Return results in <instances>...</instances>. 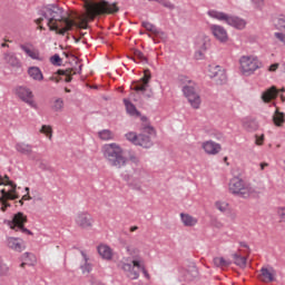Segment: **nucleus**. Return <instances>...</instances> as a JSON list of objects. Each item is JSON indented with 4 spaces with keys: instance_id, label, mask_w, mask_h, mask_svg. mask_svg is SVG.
<instances>
[{
    "instance_id": "f8f14e48",
    "label": "nucleus",
    "mask_w": 285,
    "mask_h": 285,
    "mask_svg": "<svg viewBox=\"0 0 285 285\" xmlns=\"http://www.w3.org/2000/svg\"><path fill=\"white\" fill-rule=\"evenodd\" d=\"M243 75L250 77L255 70L259 68V61L252 59L250 57L243 56L239 60Z\"/></svg>"
},
{
    "instance_id": "f3484780",
    "label": "nucleus",
    "mask_w": 285,
    "mask_h": 285,
    "mask_svg": "<svg viewBox=\"0 0 285 285\" xmlns=\"http://www.w3.org/2000/svg\"><path fill=\"white\" fill-rule=\"evenodd\" d=\"M209 29L210 32L214 35L215 39H217V41H220V43H226V41H228V32L224 27L219 24H212Z\"/></svg>"
},
{
    "instance_id": "3c124183",
    "label": "nucleus",
    "mask_w": 285,
    "mask_h": 285,
    "mask_svg": "<svg viewBox=\"0 0 285 285\" xmlns=\"http://www.w3.org/2000/svg\"><path fill=\"white\" fill-rule=\"evenodd\" d=\"M29 157V159H31L32 161H41V158L39 157V154H37V153H33L32 151V154L30 155V156H28Z\"/></svg>"
},
{
    "instance_id": "f03ea898",
    "label": "nucleus",
    "mask_w": 285,
    "mask_h": 285,
    "mask_svg": "<svg viewBox=\"0 0 285 285\" xmlns=\"http://www.w3.org/2000/svg\"><path fill=\"white\" fill-rule=\"evenodd\" d=\"M85 10L91 19L95 17H104L106 14H117L119 12V7L117 2L110 3L108 0H85Z\"/></svg>"
},
{
    "instance_id": "72a5a7b5",
    "label": "nucleus",
    "mask_w": 285,
    "mask_h": 285,
    "mask_svg": "<svg viewBox=\"0 0 285 285\" xmlns=\"http://www.w3.org/2000/svg\"><path fill=\"white\" fill-rule=\"evenodd\" d=\"M180 219L184 226H195L197 224V219L189 214H180Z\"/></svg>"
},
{
    "instance_id": "6e6d98bb",
    "label": "nucleus",
    "mask_w": 285,
    "mask_h": 285,
    "mask_svg": "<svg viewBox=\"0 0 285 285\" xmlns=\"http://www.w3.org/2000/svg\"><path fill=\"white\" fill-rule=\"evenodd\" d=\"M195 59H197V60L204 59V51H202L200 49L198 51H196Z\"/></svg>"
},
{
    "instance_id": "ea45409f",
    "label": "nucleus",
    "mask_w": 285,
    "mask_h": 285,
    "mask_svg": "<svg viewBox=\"0 0 285 285\" xmlns=\"http://www.w3.org/2000/svg\"><path fill=\"white\" fill-rule=\"evenodd\" d=\"M8 199H10L8 196L2 195L0 197V204H1V210L2 213H6L8 208H10V204L8 203Z\"/></svg>"
},
{
    "instance_id": "dca6fc26",
    "label": "nucleus",
    "mask_w": 285,
    "mask_h": 285,
    "mask_svg": "<svg viewBox=\"0 0 285 285\" xmlns=\"http://www.w3.org/2000/svg\"><path fill=\"white\" fill-rule=\"evenodd\" d=\"M141 27L145 28L147 32H151V35H154V43H159V39L164 41L167 38L166 32L161 31L160 29H157L155 24L148 21H142Z\"/></svg>"
},
{
    "instance_id": "b1692460",
    "label": "nucleus",
    "mask_w": 285,
    "mask_h": 285,
    "mask_svg": "<svg viewBox=\"0 0 285 285\" xmlns=\"http://www.w3.org/2000/svg\"><path fill=\"white\" fill-rule=\"evenodd\" d=\"M8 246L12 248V250L21 253V250H23V240L20 238L10 237L8 238Z\"/></svg>"
},
{
    "instance_id": "864d4df0",
    "label": "nucleus",
    "mask_w": 285,
    "mask_h": 285,
    "mask_svg": "<svg viewBox=\"0 0 285 285\" xmlns=\"http://www.w3.org/2000/svg\"><path fill=\"white\" fill-rule=\"evenodd\" d=\"M277 68H279V63H272V65L268 67V71H269V72H276V71H277Z\"/></svg>"
},
{
    "instance_id": "412c9836",
    "label": "nucleus",
    "mask_w": 285,
    "mask_h": 285,
    "mask_svg": "<svg viewBox=\"0 0 285 285\" xmlns=\"http://www.w3.org/2000/svg\"><path fill=\"white\" fill-rule=\"evenodd\" d=\"M258 279H262V282H275V269L262 267L261 274L258 275Z\"/></svg>"
},
{
    "instance_id": "5701e85b",
    "label": "nucleus",
    "mask_w": 285,
    "mask_h": 285,
    "mask_svg": "<svg viewBox=\"0 0 285 285\" xmlns=\"http://www.w3.org/2000/svg\"><path fill=\"white\" fill-rule=\"evenodd\" d=\"M243 127L247 132H255L259 128V124L255 118H247L243 121Z\"/></svg>"
},
{
    "instance_id": "de8ad7c7",
    "label": "nucleus",
    "mask_w": 285,
    "mask_h": 285,
    "mask_svg": "<svg viewBox=\"0 0 285 285\" xmlns=\"http://www.w3.org/2000/svg\"><path fill=\"white\" fill-rule=\"evenodd\" d=\"M278 217H279V222H285V207H279L278 210Z\"/></svg>"
},
{
    "instance_id": "393cba45",
    "label": "nucleus",
    "mask_w": 285,
    "mask_h": 285,
    "mask_svg": "<svg viewBox=\"0 0 285 285\" xmlns=\"http://www.w3.org/2000/svg\"><path fill=\"white\" fill-rule=\"evenodd\" d=\"M97 250H98V255H100L102 259H107V261L112 259V249L110 248V246L100 245L97 247Z\"/></svg>"
},
{
    "instance_id": "5fc2aeb1",
    "label": "nucleus",
    "mask_w": 285,
    "mask_h": 285,
    "mask_svg": "<svg viewBox=\"0 0 285 285\" xmlns=\"http://www.w3.org/2000/svg\"><path fill=\"white\" fill-rule=\"evenodd\" d=\"M276 39H279L283 43H285V35L282 32L275 33Z\"/></svg>"
},
{
    "instance_id": "8fccbe9b",
    "label": "nucleus",
    "mask_w": 285,
    "mask_h": 285,
    "mask_svg": "<svg viewBox=\"0 0 285 285\" xmlns=\"http://www.w3.org/2000/svg\"><path fill=\"white\" fill-rule=\"evenodd\" d=\"M163 6L164 8H168V10H175V4L168 0H164Z\"/></svg>"
},
{
    "instance_id": "13d9d810",
    "label": "nucleus",
    "mask_w": 285,
    "mask_h": 285,
    "mask_svg": "<svg viewBox=\"0 0 285 285\" xmlns=\"http://www.w3.org/2000/svg\"><path fill=\"white\" fill-rule=\"evenodd\" d=\"M140 120L142 121L141 126H150V122L148 121V117L141 116Z\"/></svg>"
},
{
    "instance_id": "bf43d9fd",
    "label": "nucleus",
    "mask_w": 285,
    "mask_h": 285,
    "mask_svg": "<svg viewBox=\"0 0 285 285\" xmlns=\"http://www.w3.org/2000/svg\"><path fill=\"white\" fill-rule=\"evenodd\" d=\"M256 144L257 146H262V144H264V135L256 136Z\"/></svg>"
},
{
    "instance_id": "7ed1b4c3",
    "label": "nucleus",
    "mask_w": 285,
    "mask_h": 285,
    "mask_svg": "<svg viewBox=\"0 0 285 285\" xmlns=\"http://www.w3.org/2000/svg\"><path fill=\"white\" fill-rule=\"evenodd\" d=\"M101 153L109 166L114 168H124L128 164V158L124 156V149L116 142L104 145Z\"/></svg>"
},
{
    "instance_id": "052dcab7",
    "label": "nucleus",
    "mask_w": 285,
    "mask_h": 285,
    "mask_svg": "<svg viewBox=\"0 0 285 285\" xmlns=\"http://www.w3.org/2000/svg\"><path fill=\"white\" fill-rule=\"evenodd\" d=\"M90 284L91 285H104V283H101L100 281H98L97 278H94V277L90 279Z\"/></svg>"
},
{
    "instance_id": "338daca9",
    "label": "nucleus",
    "mask_w": 285,
    "mask_h": 285,
    "mask_svg": "<svg viewBox=\"0 0 285 285\" xmlns=\"http://www.w3.org/2000/svg\"><path fill=\"white\" fill-rule=\"evenodd\" d=\"M239 244L242 248H248V244H246V242H240Z\"/></svg>"
},
{
    "instance_id": "a878e982",
    "label": "nucleus",
    "mask_w": 285,
    "mask_h": 285,
    "mask_svg": "<svg viewBox=\"0 0 285 285\" xmlns=\"http://www.w3.org/2000/svg\"><path fill=\"white\" fill-rule=\"evenodd\" d=\"M28 75L33 81H43V72H41L39 67H29Z\"/></svg>"
},
{
    "instance_id": "0eeeda50",
    "label": "nucleus",
    "mask_w": 285,
    "mask_h": 285,
    "mask_svg": "<svg viewBox=\"0 0 285 285\" xmlns=\"http://www.w3.org/2000/svg\"><path fill=\"white\" fill-rule=\"evenodd\" d=\"M141 132L138 135V141L136 146H140L141 148H153V137L157 136V131L155 127L150 125L140 126Z\"/></svg>"
},
{
    "instance_id": "7c9ffc66",
    "label": "nucleus",
    "mask_w": 285,
    "mask_h": 285,
    "mask_svg": "<svg viewBox=\"0 0 285 285\" xmlns=\"http://www.w3.org/2000/svg\"><path fill=\"white\" fill-rule=\"evenodd\" d=\"M124 104L126 106L128 115H130L131 117H141V112L137 110V107L132 102H130V100L125 99Z\"/></svg>"
},
{
    "instance_id": "f704fd0d",
    "label": "nucleus",
    "mask_w": 285,
    "mask_h": 285,
    "mask_svg": "<svg viewBox=\"0 0 285 285\" xmlns=\"http://www.w3.org/2000/svg\"><path fill=\"white\" fill-rule=\"evenodd\" d=\"M214 264L217 266V268H228V266L233 264V261H226L224 257H215Z\"/></svg>"
},
{
    "instance_id": "c85d7f7f",
    "label": "nucleus",
    "mask_w": 285,
    "mask_h": 285,
    "mask_svg": "<svg viewBox=\"0 0 285 285\" xmlns=\"http://www.w3.org/2000/svg\"><path fill=\"white\" fill-rule=\"evenodd\" d=\"M130 59H132V61H135L136 63H148V58H146L144 52H141V50L139 49L132 50V56L130 57Z\"/></svg>"
},
{
    "instance_id": "0e129e2a",
    "label": "nucleus",
    "mask_w": 285,
    "mask_h": 285,
    "mask_svg": "<svg viewBox=\"0 0 285 285\" xmlns=\"http://www.w3.org/2000/svg\"><path fill=\"white\" fill-rule=\"evenodd\" d=\"M49 80H50V81H55V83H59V81H61V78L56 77V76H51V77L49 78Z\"/></svg>"
},
{
    "instance_id": "6e6552de",
    "label": "nucleus",
    "mask_w": 285,
    "mask_h": 285,
    "mask_svg": "<svg viewBox=\"0 0 285 285\" xmlns=\"http://www.w3.org/2000/svg\"><path fill=\"white\" fill-rule=\"evenodd\" d=\"M28 223V216H24L23 213L18 212L13 215L12 220L8 222L11 230H16L20 233H24L26 235H33L32 232L26 228V224Z\"/></svg>"
},
{
    "instance_id": "c03bdc74",
    "label": "nucleus",
    "mask_w": 285,
    "mask_h": 285,
    "mask_svg": "<svg viewBox=\"0 0 285 285\" xmlns=\"http://www.w3.org/2000/svg\"><path fill=\"white\" fill-rule=\"evenodd\" d=\"M9 271L10 268H8V265L3 264V262L0 261V277L8 275Z\"/></svg>"
},
{
    "instance_id": "423d86ee",
    "label": "nucleus",
    "mask_w": 285,
    "mask_h": 285,
    "mask_svg": "<svg viewBox=\"0 0 285 285\" xmlns=\"http://www.w3.org/2000/svg\"><path fill=\"white\" fill-rule=\"evenodd\" d=\"M212 19H217L218 21H225L227 26H232L233 28H236V30H244L246 28V20L235 17V16H229L225 12L217 11V10H209L207 12Z\"/></svg>"
},
{
    "instance_id": "473e14b6",
    "label": "nucleus",
    "mask_w": 285,
    "mask_h": 285,
    "mask_svg": "<svg viewBox=\"0 0 285 285\" xmlns=\"http://www.w3.org/2000/svg\"><path fill=\"white\" fill-rule=\"evenodd\" d=\"M98 137L102 141H110L115 139V134L110 129H102L98 131Z\"/></svg>"
},
{
    "instance_id": "9b49d317",
    "label": "nucleus",
    "mask_w": 285,
    "mask_h": 285,
    "mask_svg": "<svg viewBox=\"0 0 285 285\" xmlns=\"http://www.w3.org/2000/svg\"><path fill=\"white\" fill-rule=\"evenodd\" d=\"M179 273L183 282H186L187 284L195 282V279L199 277V269L195 263H189L186 268H180Z\"/></svg>"
},
{
    "instance_id": "2eb2a0df",
    "label": "nucleus",
    "mask_w": 285,
    "mask_h": 285,
    "mask_svg": "<svg viewBox=\"0 0 285 285\" xmlns=\"http://www.w3.org/2000/svg\"><path fill=\"white\" fill-rule=\"evenodd\" d=\"M2 179L4 181L2 186H10L11 189L10 190L1 189L0 190L1 195H3L4 197H9L10 200L12 202H14V199H19V194H17V184L10 180V177L8 175H4Z\"/></svg>"
},
{
    "instance_id": "e433bc0d",
    "label": "nucleus",
    "mask_w": 285,
    "mask_h": 285,
    "mask_svg": "<svg viewBox=\"0 0 285 285\" xmlns=\"http://www.w3.org/2000/svg\"><path fill=\"white\" fill-rule=\"evenodd\" d=\"M129 188H132V190H138L141 193V179L135 177L132 178L131 183H128Z\"/></svg>"
},
{
    "instance_id": "39448f33",
    "label": "nucleus",
    "mask_w": 285,
    "mask_h": 285,
    "mask_svg": "<svg viewBox=\"0 0 285 285\" xmlns=\"http://www.w3.org/2000/svg\"><path fill=\"white\" fill-rule=\"evenodd\" d=\"M229 193L237 195V197H243V199L257 195L253 187L246 185V181L237 176L229 180Z\"/></svg>"
},
{
    "instance_id": "c756f323",
    "label": "nucleus",
    "mask_w": 285,
    "mask_h": 285,
    "mask_svg": "<svg viewBox=\"0 0 285 285\" xmlns=\"http://www.w3.org/2000/svg\"><path fill=\"white\" fill-rule=\"evenodd\" d=\"M72 68H68V69H58L56 71V75H58V77H66L65 81L66 83H70V81H72V76L73 73L77 75V72L72 73Z\"/></svg>"
},
{
    "instance_id": "4468645a",
    "label": "nucleus",
    "mask_w": 285,
    "mask_h": 285,
    "mask_svg": "<svg viewBox=\"0 0 285 285\" xmlns=\"http://www.w3.org/2000/svg\"><path fill=\"white\" fill-rule=\"evenodd\" d=\"M17 96L21 101H24V104H28L30 108H37V102H35V95L32 94V90L27 87H18L17 90Z\"/></svg>"
},
{
    "instance_id": "603ef678",
    "label": "nucleus",
    "mask_w": 285,
    "mask_h": 285,
    "mask_svg": "<svg viewBox=\"0 0 285 285\" xmlns=\"http://www.w3.org/2000/svg\"><path fill=\"white\" fill-rule=\"evenodd\" d=\"M129 161H131L132 164H139V157H137V155L135 154H130Z\"/></svg>"
},
{
    "instance_id": "49530a36",
    "label": "nucleus",
    "mask_w": 285,
    "mask_h": 285,
    "mask_svg": "<svg viewBox=\"0 0 285 285\" xmlns=\"http://www.w3.org/2000/svg\"><path fill=\"white\" fill-rule=\"evenodd\" d=\"M131 266H132L136 271H138V273H139V271H141V268H144V266H141V262H140V261H137V259H134V261H132Z\"/></svg>"
},
{
    "instance_id": "4d7b16f0",
    "label": "nucleus",
    "mask_w": 285,
    "mask_h": 285,
    "mask_svg": "<svg viewBox=\"0 0 285 285\" xmlns=\"http://www.w3.org/2000/svg\"><path fill=\"white\" fill-rule=\"evenodd\" d=\"M256 8H262L264 6V0H252Z\"/></svg>"
},
{
    "instance_id": "774afa93",
    "label": "nucleus",
    "mask_w": 285,
    "mask_h": 285,
    "mask_svg": "<svg viewBox=\"0 0 285 285\" xmlns=\"http://www.w3.org/2000/svg\"><path fill=\"white\" fill-rule=\"evenodd\" d=\"M268 166V163H261V170H264Z\"/></svg>"
},
{
    "instance_id": "f257e3e1",
    "label": "nucleus",
    "mask_w": 285,
    "mask_h": 285,
    "mask_svg": "<svg viewBox=\"0 0 285 285\" xmlns=\"http://www.w3.org/2000/svg\"><path fill=\"white\" fill-rule=\"evenodd\" d=\"M39 14L48 20L50 32H56L61 37H66L67 32H72L75 28H81V24L72 18H63V8L57 4H47L42 7Z\"/></svg>"
},
{
    "instance_id": "a211bd4d",
    "label": "nucleus",
    "mask_w": 285,
    "mask_h": 285,
    "mask_svg": "<svg viewBox=\"0 0 285 285\" xmlns=\"http://www.w3.org/2000/svg\"><path fill=\"white\" fill-rule=\"evenodd\" d=\"M277 97H279V90H277L276 86H272L262 94L264 104H271V101H275Z\"/></svg>"
},
{
    "instance_id": "37998d69",
    "label": "nucleus",
    "mask_w": 285,
    "mask_h": 285,
    "mask_svg": "<svg viewBox=\"0 0 285 285\" xmlns=\"http://www.w3.org/2000/svg\"><path fill=\"white\" fill-rule=\"evenodd\" d=\"M50 61H51L52 66H61V62H62L61 57L58 53L53 55L50 58Z\"/></svg>"
},
{
    "instance_id": "1a4fd4ad",
    "label": "nucleus",
    "mask_w": 285,
    "mask_h": 285,
    "mask_svg": "<svg viewBox=\"0 0 285 285\" xmlns=\"http://www.w3.org/2000/svg\"><path fill=\"white\" fill-rule=\"evenodd\" d=\"M208 72H209L208 76L210 77V79H214L217 86H224V83L228 81V76H226V70L222 68V66L212 65L209 66Z\"/></svg>"
},
{
    "instance_id": "4c0bfd02",
    "label": "nucleus",
    "mask_w": 285,
    "mask_h": 285,
    "mask_svg": "<svg viewBox=\"0 0 285 285\" xmlns=\"http://www.w3.org/2000/svg\"><path fill=\"white\" fill-rule=\"evenodd\" d=\"M125 138L127 139V141H130V144H134V146H137L139 135H137V132L135 131H129L125 135Z\"/></svg>"
},
{
    "instance_id": "58836bf2",
    "label": "nucleus",
    "mask_w": 285,
    "mask_h": 285,
    "mask_svg": "<svg viewBox=\"0 0 285 285\" xmlns=\"http://www.w3.org/2000/svg\"><path fill=\"white\" fill-rule=\"evenodd\" d=\"M51 109L55 112H61L63 110V99L58 98L53 101V105L51 106Z\"/></svg>"
},
{
    "instance_id": "6ab92c4d",
    "label": "nucleus",
    "mask_w": 285,
    "mask_h": 285,
    "mask_svg": "<svg viewBox=\"0 0 285 285\" xmlns=\"http://www.w3.org/2000/svg\"><path fill=\"white\" fill-rule=\"evenodd\" d=\"M120 268L129 279H138L139 271H137L130 263H121Z\"/></svg>"
},
{
    "instance_id": "c9c22d12",
    "label": "nucleus",
    "mask_w": 285,
    "mask_h": 285,
    "mask_svg": "<svg viewBox=\"0 0 285 285\" xmlns=\"http://www.w3.org/2000/svg\"><path fill=\"white\" fill-rule=\"evenodd\" d=\"M234 264L239 266V268H246V257L240 254H233Z\"/></svg>"
},
{
    "instance_id": "ddd939ff",
    "label": "nucleus",
    "mask_w": 285,
    "mask_h": 285,
    "mask_svg": "<svg viewBox=\"0 0 285 285\" xmlns=\"http://www.w3.org/2000/svg\"><path fill=\"white\" fill-rule=\"evenodd\" d=\"M75 223L79 228L88 230V228H92L95 219H92V215H90L88 212H79L76 215Z\"/></svg>"
},
{
    "instance_id": "e2e57ef3",
    "label": "nucleus",
    "mask_w": 285,
    "mask_h": 285,
    "mask_svg": "<svg viewBox=\"0 0 285 285\" xmlns=\"http://www.w3.org/2000/svg\"><path fill=\"white\" fill-rule=\"evenodd\" d=\"M83 272L90 273L92 271V267L90 266V264H85V266L82 267Z\"/></svg>"
},
{
    "instance_id": "bb28decb",
    "label": "nucleus",
    "mask_w": 285,
    "mask_h": 285,
    "mask_svg": "<svg viewBox=\"0 0 285 285\" xmlns=\"http://www.w3.org/2000/svg\"><path fill=\"white\" fill-rule=\"evenodd\" d=\"M273 122L275 126H277V128H282V126L285 124V114L279 111L278 107H276V110L273 115Z\"/></svg>"
},
{
    "instance_id": "cd10ccee",
    "label": "nucleus",
    "mask_w": 285,
    "mask_h": 285,
    "mask_svg": "<svg viewBox=\"0 0 285 285\" xmlns=\"http://www.w3.org/2000/svg\"><path fill=\"white\" fill-rule=\"evenodd\" d=\"M4 61L12 68H21V61L14 53H4Z\"/></svg>"
},
{
    "instance_id": "79ce46f5",
    "label": "nucleus",
    "mask_w": 285,
    "mask_h": 285,
    "mask_svg": "<svg viewBox=\"0 0 285 285\" xmlns=\"http://www.w3.org/2000/svg\"><path fill=\"white\" fill-rule=\"evenodd\" d=\"M39 168L40 170H47L49 173H52V167H50V164H48V161L40 159L39 160Z\"/></svg>"
},
{
    "instance_id": "aec40b11",
    "label": "nucleus",
    "mask_w": 285,
    "mask_h": 285,
    "mask_svg": "<svg viewBox=\"0 0 285 285\" xmlns=\"http://www.w3.org/2000/svg\"><path fill=\"white\" fill-rule=\"evenodd\" d=\"M203 148L207 155H217L222 150V145L213 140H208L203 144Z\"/></svg>"
},
{
    "instance_id": "680f3d73",
    "label": "nucleus",
    "mask_w": 285,
    "mask_h": 285,
    "mask_svg": "<svg viewBox=\"0 0 285 285\" xmlns=\"http://www.w3.org/2000/svg\"><path fill=\"white\" fill-rule=\"evenodd\" d=\"M122 179H124V181L127 183V186H128V184H131V181H130L131 176H130V175H128V174L124 175V176H122Z\"/></svg>"
},
{
    "instance_id": "2f4dec72",
    "label": "nucleus",
    "mask_w": 285,
    "mask_h": 285,
    "mask_svg": "<svg viewBox=\"0 0 285 285\" xmlns=\"http://www.w3.org/2000/svg\"><path fill=\"white\" fill-rule=\"evenodd\" d=\"M29 46L32 45H20V49L27 53V57H30V59H36L39 61L41 59L39 57V51L31 50Z\"/></svg>"
},
{
    "instance_id": "a18cd8bd",
    "label": "nucleus",
    "mask_w": 285,
    "mask_h": 285,
    "mask_svg": "<svg viewBox=\"0 0 285 285\" xmlns=\"http://www.w3.org/2000/svg\"><path fill=\"white\" fill-rule=\"evenodd\" d=\"M216 208L220 210V213H226L228 209V203L216 202Z\"/></svg>"
},
{
    "instance_id": "a19ab883",
    "label": "nucleus",
    "mask_w": 285,
    "mask_h": 285,
    "mask_svg": "<svg viewBox=\"0 0 285 285\" xmlns=\"http://www.w3.org/2000/svg\"><path fill=\"white\" fill-rule=\"evenodd\" d=\"M40 132L49 137V139H52V127L43 125L40 129Z\"/></svg>"
},
{
    "instance_id": "69168bd1",
    "label": "nucleus",
    "mask_w": 285,
    "mask_h": 285,
    "mask_svg": "<svg viewBox=\"0 0 285 285\" xmlns=\"http://www.w3.org/2000/svg\"><path fill=\"white\" fill-rule=\"evenodd\" d=\"M140 271H142L145 277H147V278L150 277V274H148V271H146V267H141Z\"/></svg>"
},
{
    "instance_id": "4be33fe9",
    "label": "nucleus",
    "mask_w": 285,
    "mask_h": 285,
    "mask_svg": "<svg viewBox=\"0 0 285 285\" xmlns=\"http://www.w3.org/2000/svg\"><path fill=\"white\" fill-rule=\"evenodd\" d=\"M14 148L17 153H20V155H26L27 157H30V155H32V145L30 144L17 142Z\"/></svg>"
},
{
    "instance_id": "20e7f679",
    "label": "nucleus",
    "mask_w": 285,
    "mask_h": 285,
    "mask_svg": "<svg viewBox=\"0 0 285 285\" xmlns=\"http://www.w3.org/2000/svg\"><path fill=\"white\" fill-rule=\"evenodd\" d=\"M153 79V75L150 73V69L144 71V77L139 80H134L130 86V90L137 92V95H142L145 99H153L155 97V92L150 88V80Z\"/></svg>"
},
{
    "instance_id": "09e8293b",
    "label": "nucleus",
    "mask_w": 285,
    "mask_h": 285,
    "mask_svg": "<svg viewBox=\"0 0 285 285\" xmlns=\"http://www.w3.org/2000/svg\"><path fill=\"white\" fill-rule=\"evenodd\" d=\"M22 259L24 262H32L35 259V255L31 254V253H24L23 256H22Z\"/></svg>"
},
{
    "instance_id": "9d476101",
    "label": "nucleus",
    "mask_w": 285,
    "mask_h": 285,
    "mask_svg": "<svg viewBox=\"0 0 285 285\" xmlns=\"http://www.w3.org/2000/svg\"><path fill=\"white\" fill-rule=\"evenodd\" d=\"M183 92L188 102L190 104L191 108L197 110L199 106H202V98L199 97V94H197V90H195L194 86H184Z\"/></svg>"
}]
</instances>
